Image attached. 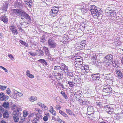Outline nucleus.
I'll return each instance as SVG.
<instances>
[{
  "label": "nucleus",
  "mask_w": 123,
  "mask_h": 123,
  "mask_svg": "<svg viewBox=\"0 0 123 123\" xmlns=\"http://www.w3.org/2000/svg\"><path fill=\"white\" fill-rule=\"evenodd\" d=\"M48 45L50 48H55L57 44L54 40L52 38H49L48 41Z\"/></svg>",
  "instance_id": "obj_1"
},
{
  "label": "nucleus",
  "mask_w": 123,
  "mask_h": 123,
  "mask_svg": "<svg viewBox=\"0 0 123 123\" xmlns=\"http://www.w3.org/2000/svg\"><path fill=\"white\" fill-rule=\"evenodd\" d=\"M103 92L106 94V95H110L112 93V89L109 85H106L104 86Z\"/></svg>",
  "instance_id": "obj_2"
},
{
  "label": "nucleus",
  "mask_w": 123,
  "mask_h": 123,
  "mask_svg": "<svg viewBox=\"0 0 123 123\" xmlns=\"http://www.w3.org/2000/svg\"><path fill=\"white\" fill-rule=\"evenodd\" d=\"M21 115V113L18 111H14L13 112V118L14 121L15 122H17L18 121L19 116Z\"/></svg>",
  "instance_id": "obj_3"
},
{
  "label": "nucleus",
  "mask_w": 123,
  "mask_h": 123,
  "mask_svg": "<svg viewBox=\"0 0 123 123\" xmlns=\"http://www.w3.org/2000/svg\"><path fill=\"white\" fill-rule=\"evenodd\" d=\"M102 11L101 10H98L96 9V10L92 11V14H94V15H96L98 17V18H99V19H100L102 18Z\"/></svg>",
  "instance_id": "obj_4"
},
{
  "label": "nucleus",
  "mask_w": 123,
  "mask_h": 123,
  "mask_svg": "<svg viewBox=\"0 0 123 123\" xmlns=\"http://www.w3.org/2000/svg\"><path fill=\"white\" fill-rule=\"evenodd\" d=\"M54 76L58 81L61 80L63 78V74L55 71L53 72Z\"/></svg>",
  "instance_id": "obj_5"
},
{
  "label": "nucleus",
  "mask_w": 123,
  "mask_h": 123,
  "mask_svg": "<svg viewBox=\"0 0 123 123\" xmlns=\"http://www.w3.org/2000/svg\"><path fill=\"white\" fill-rule=\"evenodd\" d=\"M9 98V97L5 95L4 93L1 92L0 93V100H1L5 101L8 100Z\"/></svg>",
  "instance_id": "obj_6"
},
{
  "label": "nucleus",
  "mask_w": 123,
  "mask_h": 123,
  "mask_svg": "<svg viewBox=\"0 0 123 123\" xmlns=\"http://www.w3.org/2000/svg\"><path fill=\"white\" fill-rule=\"evenodd\" d=\"M61 66L62 70H63L64 72L66 73H68L69 70L68 69V67L66 66L64 64L61 63L60 64Z\"/></svg>",
  "instance_id": "obj_7"
},
{
  "label": "nucleus",
  "mask_w": 123,
  "mask_h": 123,
  "mask_svg": "<svg viewBox=\"0 0 123 123\" xmlns=\"http://www.w3.org/2000/svg\"><path fill=\"white\" fill-rule=\"evenodd\" d=\"M89 77L90 78V79L92 78V79L96 83H98L101 84L102 81L99 80V77H98L93 76L89 74Z\"/></svg>",
  "instance_id": "obj_8"
},
{
  "label": "nucleus",
  "mask_w": 123,
  "mask_h": 123,
  "mask_svg": "<svg viewBox=\"0 0 123 123\" xmlns=\"http://www.w3.org/2000/svg\"><path fill=\"white\" fill-rule=\"evenodd\" d=\"M116 72L118 78L119 79H121L123 77V73H122L119 69H117Z\"/></svg>",
  "instance_id": "obj_9"
},
{
  "label": "nucleus",
  "mask_w": 123,
  "mask_h": 123,
  "mask_svg": "<svg viewBox=\"0 0 123 123\" xmlns=\"http://www.w3.org/2000/svg\"><path fill=\"white\" fill-rule=\"evenodd\" d=\"M20 16L21 17V18L23 19L24 18H26L28 17V15L25 12L22 10Z\"/></svg>",
  "instance_id": "obj_10"
},
{
  "label": "nucleus",
  "mask_w": 123,
  "mask_h": 123,
  "mask_svg": "<svg viewBox=\"0 0 123 123\" xmlns=\"http://www.w3.org/2000/svg\"><path fill=\"white\" fill-rule=\"evenodd\" d=\"M0 20L5 23H7L8 22V18L5 14L0 17Z\"/></svg>",
  "instance_id": "obj_11"
},
{
  "label": "nucleus",
  "mask_w": 123,
  "mask_h": 123,
  "mask_svg": "<svg viewBox=\"0 0 123 123\" xmlns=\"http://www.w3.org/2000/svg\"><path fill=\"white\" fill-rule=\"evenodd\" d=\"M87 111L88 113V115H90L92 114L94 111L93 107L90 106H88L87 108Z\"/></svg>",
  "instance_id": "obj_12"
},
{
  "label": "nucleus",
  "mask_w": 123,
  "mask_h": 123,
  "mask_svg": "<svg viewBox=\"0 0 123 123\" xmlns=\"http://www.w3.org/2000/svg\"><path fill=\"white\" fill-rule=\"evenodd\" d=\"M22 10L20 9H13V14L16 15L17 16H20V13Z\"/></svg>",
  "instance_id": "obj_13"
},
{
  "label": "nucleus",
  "mask_w": 123,
  "mask_h": 123,
  "mask_svg": "<svg viewBox=\"0 0 123 123\" xmlns=\"http://www.w3.org/2000/svg\"><path fill=\"white\" fill-rule=\"evenodd\" d=\"M25 4V5L27 7L31 8L32 5V2L31 0H27Z\"/></svg>",
  "instance_id": "obj_14"
},
{
  "label": "nucleus",
  "mask_w": 123,
  "mask_h": 123,
  "mask_svg": "<svg viewBox=\"0 0 123 123\" xmlns=\"http://www.w3.org/2000/svg\"><path fill=\"white\" fill-rule=\"evenodd\" d=\"M54 71L53 72L58 71L59 72H61V71L62 70L61 66L60 67L58 66H54Z\"/></svg>",
  "instance_id": "obj_15"
},
{
  "label": "nucleus",
  "mask_w": 123,
  "mask_h": 123,
  "mask_svg": "<svg viewBox=\"0 0 123 123\" xmlns=\"http://www.w3.org/2000/svg\"><path fill=\"white\" fill-rule=\"evenodd\" d=\"M107 79L108 80H110V84H112L113 83V78L112 76V75L110 74H108L106 76Z\"/></svg>",
  "instance_id": "obj_16"
},
{
  "label": "nucleus",
  "mask_w": 123,
  "mask_h": 123,
  "mask_svg": "<svg viewBox=\"0 0 123 123\" xmlns=\"http://www.w3.org/2000/svg\"><path fill=\"white\" fill-rule=\"evenodd\" d=\"M38 55L39 56H43L44 55L43 52L41 49H38L37 50L36 55Z\"/></svg>",
  "instance_id": "obj_17"
},
{
  "label": "nucleus",
  "mask_w": 123,
  "mask_h": 123,
  "mask_svg": "<svg viewBox=\"0 0 123 123\" xmlns=\"http://www.w3.org/2000/svg\"><path fill=\"white\" fill-rule=\"evenodd\" d=\"M8 3L7 2L5 3V4H4L3 6L2 7V9L3 10V11L4 12H6L8 8Z\"/></svg>",
  "instance_id": "obj_18"
},
{
  "label": "nucleus",
  "mask_w": 123,
  "mask_h": 123,
  "mask_svg": "<svg viewBox=\"0 0 123 123\" xmlns=\"http://www.w3.org/2000/svg\"><path fill=\"white\" fill-rule=\"evenodd\" d=\"M46 37L45 35H43L40 38V42L42 43H44L46 41Z\"/></svg>",
  "instance_id": "obj_19"
},
{
  "label": "nucleus",
  "mask_w": 123,
  "mask_h": 123,
  "mask_svg": "<svg viewBox=\"0 0 123 123\" xmlns=\"http://www.w3.org/2000/svg\"><path fill=\"white\" fill-rule=\"evenodd\" d=\"M105 57L107 58V59L108 61H111V62L113 61V56L111 54L108 55H107Z\"/></svg>",
  "instance_id": "obj_20"
},
{
  "label": "nucleus",
  "mask_w": 123,
  "mask_h": 123,
  "mask_svg": "<svg viewBox=\"0 0 123 123\" xmlns=\"http://www.w3.org/2000/svg\"><path fill=\"white\" fill-rule=\"evenodd\" d=\"M2 106L4 108H9V103L8 102L5 101L3 103Z\"/></svg>",
  "instance_id": "obj_21"
},
{
  "label": "nucleus",
  "mask_w": 123,
  "mask_h": 123,
  "mask_svg": "<svg viewBox=\"0 0 123 123\" xmlns=\"http://www.w3.org/2000/svg\"><path fill=\"white\" fill-rule=\"evenodd\" d=\"M59 10H51L50 12L51 14L53 16H55L57 13L58 12Z\"/></svg>",
  "instance_id": "obj_22"
},
{
  "label": "nucleus",
  "mask_w": 123,
  "mask_h": 123,
  "mask_svg": "<svg viewBox=\"0 0 123 123\" xmlns=\"http://www.w3.org/2000/svg\"><path fill=\"white\" fill-rule=\"evenodd\" d=\"M37 61L40 62L41 63H43V65H44L46 66H47L48 64L46 60L44 59H39Z\"/></svg>",
  "instance_id": "obj_23"
},
{
  "label": "nucleus",
  "mask_w": 123,
  "mask_h": 123,
  "mask_svg": "<svg viewBox=\"0 0 123 123\" xmlns=\"http://www.w3.org/2000/svg\"><path fill=\"white\" fill-rule=\"evenodd\" d=\"M52 0H44L42 2L43 4H45L47 5H49L51 3Z\"/></svg>",
  "instance_id": "obj_24"
},
{
  "label": "nucleus",
  "mask_w": 123,
  "mask_h": 123,
  "mask_svg": "<svg viewBox=\"0 0 123 123\" xmlns=\"http://www.w3.org/2000/svg\"><path fill=\"white\" fill-rule=\"evenodd\" d=\"M9 117V114L7 110L3 114V117L4 118L6 119Z\"/></svg>",
  "instance_id": "obj_25"
},
{
  "label": "nucleus",
  "mask_w": 123,
  "mask_h": 123,
  "mask_svg": "<svg viewBox=\"0 0 123 123\" xmlns=\"http://www.w3.org/2000/svg\"><path fill=\"white\" fill-rule=\"evenodd\" d=\"M26 75L27 76L31 78H32L34 77L33 75L30 74V72L28 70H27L26 72Z\"/></svg>",
  "instance_id": "obj_26"
},
{
  "label": "nucleus",
  "mask_w": 123,
  "mask_h": 123,
  "mask_svg": "<svg viewBox=\"0 0 123 123\" xmlns=\"http://www.w3.org/2000/svg\"><path fill=\"white\" fill-rule=\"evenodd\" d=\"M9 28L11 31L15 30L16 29V27L15 25L13 24H11Z\"/></svg>",
  "instance_id": "obj_27"
},
{
  "label": "nucleus",
  "mask_w": 123,
  "mask_h": 123,
  "mask_svg": "<svg viewBox=\"0 0 123 123\" xmlns=\"http://www.w3.org/2000/svg\"><path fill=\"white\" fill-rule=\"evenodd\" d=\"M29 99L31 101L33 102L37 99V98L36 97L32 96L30 97Z\"/></svg>",
  "instance_id": "obj_28"
},
{
  "label": "nucleus",
  "mask_w": 123,
  "mask_h": 123,
  "mask_svg": "<svg viewBox=\"0 0 123 123\" xmlns=\"http://www.w3.org/2000/svg\"><path fill=\"white\" fill-rule=\"evenodd\" d=\"M43 49L46 55H48L49 53V51L48 48L44 46L43 48Z\"/></svg>",
  "instance_id": "obj_29"
},
{
  "label": "nucleus",
  "mask_w": 123,
  "mask_h": 123,
  "mask_svg": "<svg viewBox=\"0 0 123 123\" xmlns=\"http://www.w3.org/2000/svg\"><path fill=\"white\" fill-rule=\"evenodd\" d=\"M19 42L21 43L23 45L26 47H28V44L27 43L24 42L23 41L21 40H19Z\"/></svg>",
  "instance_id": "obj_30"
},
{
  "label": "nucleus",
  "mask_w": 123,
  "mask_h": 123,
  "mask_svg": "<svg viewBox=\"0 0 123 123\" xmlns=\"http://www.w3.org/2000/svg\"><path fill=\"white\" fill-rule=\"evenodd\" d=\"M67 82L68 83L69 85L71 87H73L74 86V84H75L74 82H73V81H67Z\"/></svg>",
  "instance_id": "obj_31"
},
{
  "label": "nucleus",
  "mask_w": 123,
  "mask_h": 123,
  "mask_svg": "<svg viewBox=\"0 0 123 123\" xmlns=\"http://www.w3.org/2000/svg\"><path fill=\"white\" fill-rule=\"evenodd\" d=\"M82 64L83 62H81V64L80 63V64H75L74 66L76 68H78L81 67V66L82 65Z\"/></svg>",
  "instance_id": "obj_32"
},
{
  "label": "nucleus",
  "mask_w": 123,
  "mask_h": 123,
  "mask_svg": "<svg viewBox=\"0 0 123 123\" xmlns=\"http://www.w3.org/2000/svg\"><path fill=\"white\" fill-rule=\"evenodd\" d=\"M23 3L22 2H17L16 3V5L19 8H21L22 6Z\"/></svg>",
  "instance_id": "obj_33"
},
{
  "label": "nucleus",
  "mask_w": 123,
  "mask_h": 123,
  "mask_svg": "<svg viewBox=\"0 0 123 123\" xmlns=\"http://www.w3.org/2000/svg\"><path fill=\"white\" fill-rule=\"evenodd\" d=\"M59 113L61 115L65 117H68V115L65 113L64 112L61 110H60L59 111Z\"/></svg>",
  "instance_id": "obj_34"
},
{
  "label": "nucleus",
  "mask_w": 123,
  "mask_h": 123,
  "mask_svg": "<svg viewBox=\"0 0 123 123\" xmlns=\"http://www.w3.org/2000/svg\"><path fill=\"white\" fill-rule=\"evenodd\" d=\"M68 73L67 76L69 78H70V77H71L74 76L72 72H69L68 73Z\"/></svg>",
  "instance_id": "obj_35"
},
{
  "label": "nucleus",
  "mask_w": 123,
  "mask_h": 123,
  "mask_svg": "<svg viewBox=\"0 0 123 123\" xmlns=\"http://www.w3.org/2000/svg\"><path fill=\"white\" fill-rule=\"evenodd\" d=\"M66 113L69 115H72V112L69 109H66Z\"/></svg>",
  "instance_id": "obj_36"
},
{
  "label": "nucleus",
  "mask_w": 123,
  "mask_h": 123,
  "mask_svg": "<svg viewBox=\"0 0 123 123\" xmlns=\"http://www.w3.org/2000/svg\"><path fill=\"white\" fill-rule=\"evenodd\" d=\"M29 114L28 112L26 111H24L23 113V117H26L27 115Z\"/></svg>",
  "instance_id": "obj_37"
},
{
  "label": "nucleus",
  "mask_w": 123,
  "mask_h": 123,
  "mask_svg": "<svg viewBox=\"0 0 123 123\" xmlns=\"http://www.w3.org/2000/svg\"><path fill=\"white\" fill-rule=\"evenodd\" d=\"M100 83H97L96 85V91L99 90V89H100V88H100V87H99L98 88V86H100L101 87L102 86V85Z\"/></svg>",
  "instance_id": "obj_38"
},
{
  "label": "nucleus",
  "mask_w": 123,
  "mask_h": 123,
  "mask_svg": "<svg viewBox=\"0 0 123 123\" xmlns=\"http://www.w3.org/2000/svg\"><path fill=\"white\" fill-rule=\"evenodd\" d=\"M97 59V56L96 55H93L92 56V60H94L93 62H96V60Z\"/></svg>",
  "instance_id": "obj_39"
},
{
  "label": "nucleus",
  "mask_w": 123,
  "mask_h": 123,
  "mask_svg": "<svg viewBox=\"0 0 123 123\" xmlns=\"http://www.w3.org/2000/svg\"><path fill=\"white\" fill-rule=\"evenodd\" d=\"M61 93L63 96L64 97L65 99H67L68 97H67V95L65 94L64 92L62 91L61 92Z\"/></svg>",
  "instance_id": "obj_40"
},
{
  "label": "nucleus",
  "mask_w": 123,
  "mask_h": 123,
  "mask_svg": "<svg viewBox=\"0 0 123 123\" xmlns=\"http://www.w3.org/2000/svg\"><path fill=\"white\" fill-rule=\"evenodd\" d=\"M12 33L14 35H17L18 34V32L17 30V29L12 30Z\"/></svg>",
  "instance_id": "obj_41"
},
{
  "label": "nucleus",
  "mask_w": 123,
  "mask_h": 123,
  "mask_svg": "<svg viewBox=\"0 0 123 123\" xmlns=\"http://www.w3.org/2000/svg\"><path fill=\"white\" fill-rule=\"evenodd\" d=\"M97 105L100 108H102L103 105H104V104L103 103H101V102H99L97 103Z\"/></svg>",
  "instance_id": "obj_42"
},
{
  "label": "nucleus",
  "mask_w": 123,
  "mask_h": 123,
  "mask_svg": "<svg viewBox=\"0 0 123 123\" xmlns=\"http://www.w3.org/2000/svg\"><path fill=\"white\" fill-rule=\"evenodd\" d=\"M82 105H88L89 103V102L87 101L83 100V101L82 102Z\"/></svg>",
  "instance_id": "obj_43"
},
{
  "label": "nucleus",
  "mask_w": 123,
  "mask_h": 123,
  "mask_svg": "<svg viewBox=\"0 0 123 123\" xmlns=\"http://www.w3.org/2000/svg\"><path fill=\"white\" fill-rule=\"evenodd\" d=\"M112 65L113 66L116 67V66H118L117 65L118 63L117 62H115V61H112Z\"/></svg>",
  "instance_id": "obj_44"
},
{
  "label": "nucleus",
  "mask_w": 123,
  "mask_h": 123,
  "mask_svg": "<svg viewBox=\"0 0 123 123\" xmlns=\"http://www.w3.org/2000/svg\"><path fill=\"white\" fill-rule=\"evenodd\" d=\"M49 111L54 116H55L56 115V112L55 110H53V111L52 110H50Z\"/></svg>",
  "instance_id": "obj_45"
},
{
  "label": "nucleus",
  "mask_w": 123,
  "mask_h": 123,
  "mask_svg": "<svg viewBox=\"0 0 123 123\" xmlns=\"http://www.w3.org/2000/svg\"><path fill=\"white\" fill-rule=\"evenodd\" d=\"M6 92L7 94L9 95L11 93V90L9 88H7V89L6 90Z\"/></svg>",
  "instance_id": "obj_46"
},
{
  "label": "nucleus",
  "mask_w": 123,
  "mask_h": 123,
  "mask_svg": "<svg viewBox=\"0 0 123 123\" xmlns=\"http://www.w3.org/2000/svg\"><path fill=\"white\" fill-rule=\"evenodd\" d=\"M7 86H0V88L2 90H4L6 88Z\"/></svg>",
  "instance_id": "obj_47"
},
{
  "label": "nucleus",
  "mask_w": 123,
  "mask_h": 123,
  "mask_svg": "<svg viewBox=\"0 0 123 123\" xmlns=\"http://www.w3.org/2000/svg\"><path fill=\"white\" fill-rule=\"evenodd\" d=\"M74 96L77 99H78L80 97V95L78 94H76V93H74Z\"/></svg>",
  "instance_id": "obj_48"
},
{
  "label": "nucleus",
  "mask_w": 123,
  "mask_h": 123,
  "mask_svg": "<svg viewBox=\"0 0 123 123\" xmlns=\"http://www.w3.org/2000/svg\"><path fill=\"white\" fill-rule=\"evenodd\" d=\"M29 53L30 55L32 56H35L36 55V54L35 52H29Z\"/></svg>",
  "instance_id": "obj_49"
},
{
  "label": "nucleus",
  "mask_w": 123,
  "mask_h": 123,
  "mask_svg": "<svg viewBox=\"0 0 123 123\" xmlns=\"http://www.w3.org/2000/svg\"><path fill=\"white\" fill-rule=\"evenodd\" d=\"M77 100H78L79 102H80V104L81 105H82V102L83 101V100H82V98H80V99H77Z\"/></svg>",
  "instance_id": "obj_50"
},
{
  "label": "nucleus",
  "mask_w": 123,
  "mask_h": 123,
  "mask_svg": "<svg viewBox=\"0 0 123 123\" xmlns=\"http://www.w3.org/2000/svg\"><path fill=\"white\" fill-rule=\"evenodd\" d=\"M8 57L12 60H13L14 59V58L13 57V55L11 54H8Z\"/></svg>",
  "instance_id": "obj_51"
},
{
  "label": "nucleus",
  "mask_w": 123,
  "mask_h": 123,
  "mask_svg": "<svg viewBox=\"0 0 123 123\" xmlns=\"http://www.w3.org/2000/svg\"><path fill=\"white\" fill-rule=\"evenodd\" d=\"M59 10L58 8L56 7L55 6H54L52 7V9H51V10Z\"/></svg>",
  "instance_id": "obj_52"
},
{
  "label": "nucleus",
  "mask_w": 123,
  "mask_h": 123,
  "mask_svg": "<svg viewBox=\"0 0 123 123\" xmlns=\"http://www.w3.org/2000/svg\"><path fill=\"white\" fill-rule=\"evenodd\" d=\"M91 8V13H92V11H93V10H96V8L95 7V6H93Z\"/></svg>",
  "instance_id": "obj_53"
},
{
  "label": "nucleus",
  "mask_w": 123,
  "mask_h": 123,
  "mask_svg": "<svg viewBox=\"0 0 123 123\" xmlns=\"http://www.w3.org/2000/svg\"><path fill=\"white\" fill-rule=\"evenodd\" d=\"M0 68H2V69H3L4 70H5V72H6L7 73L8 72V71L5 68H4V67H3L2 66H0Z\"/></svg>",
  "instance_id": "obj_54"
},
{
  "label": "nucleus",
  "mask_w": 123,
  "mask_h": 123,
  "mask_svg": "<svg viewBox=\"0 0 123 123\" xmlns=\"http://www.w3.org/2000/svg\"><path fill=\"white\" fill-rule=\"evenodd\" d=\"M109 13L110 14V15L112 16L114 14V13H116V12H114V11L112 10H111V11H110Z\"/></svg>",
  "instance_id": "obj_55"
},
{
  "label": "nucleus",
  "mask_w": 123,
  "mask_h": 123,
  "mask_svg": "<svg viewBox=\"0 0 123 123\" xmlns=\"http://www.w3.org/2000/svg\"><path fill=\"white\" fill-rule=\"evenodd\" d=\"M43 119L44 121H46L48 120V118L47 117L45 116L43 117Z\"/></svg>",
  "instance_id": "obj_56"
},
{
  "label": "nucleus",
  "mask_w": 123,
  "mask_h": 123,
  "mask_svg": "<svg viewBox=\"0 0 123 123\" xmlns=\"http://www.w3.org/2000/svg\"><path fill=\"white\" fill-rule=\"evenodd\" d=\"M26 19H28V22L29 23H30L31 21V18L30 17V16L28 15V17L26 18Z\"/></svg>",
  "instance_id": "obj_57"
},
{
  "label": "nucleus",
  "mask_w": 123,
  "mask_h": 123,
  "mask_svg": "<svg viewBox=\"0 0 123 123\" xmlns=\"http://www.w3.org/2000/svg\"><path fill=\"white\" fill-rule=\"evenodd\" d=\"M116 119L118 120H119L122 118V117H120L119 116H116Z\"/></svg>",
  "instance_id": "obj_58"
},
{
  "label": "nucleus",
  "mask_w": 123,
  "mask_h": 123,
  "mask_svg": "<svg viewBox=\"0 0 123 123\" xmlns=\"http://www.w3.org/2000/svg\"><path fill=\"white\" fill-rule=\"evenodd\" d=\"M55 108L58 110H60L61 108V107L60 105H57L56 106Z\"/></svg>",
  "instance_id": "obj_59"
},
{
  "label": "nucleus",
  "mask_w": 123,
  "mask_h": 123,
  "mask_svg": "<svg viewBox=\"0 0 123 123\" xmlns=\"http://www.w3.org/2000/svg\"><path fill=\"white\" fill-rule=\"evenodd\" d=\"M90 75H92L93 76H95V75H97V76H100V75L99 73L95 74H90Z\"/></svg>",
  "instance_id": "obj_60"
},
{
  "label": "nucleus",
  "mask_w": 123,
  "mask_h": 123,
  "mask_svg": "<svg viewBox=\"0 0 123 123\" xmlns=\"http://www.w3.org/2000/svg\"><path fill=\"white\" fill-rule=\"evenodd\" d=\"M0 111L2 112L4 111V109L1 106H0Z\"/></svg>",
  "instance_id": "obj_61"
},
{
  "label": "nucleus",
  "mask_w": 123,
  "mask_h": 123,
  "mask_svg": "<svg viewBox=\"0 0 123 123\" xmlns=\"http://www.w3.org/2000/svg\"><path fill=\"white\" fill-rule=\"evenodd\" d=\"M48 59H49V61L50 60L51 61H52L53 60V59L52 58L51 56L49 57Z\"/></svg>",
  "instance_id": "obj_62"
},
{
  "label": "nucleus",
  "mask_w": 123,
  "mask_h": 123,
  "mask_svg": "<svg viewBox=\"0 0 123 123\" xmlns=\"http://www.w3.org/2000/svg\"><path fill=\"white\" fill-rule=\"evenodd\" d=\"M85 45L86 44H85V43H84L83 44H81L80 47H81L83 49Z\"/></svg>",
  "instance_id": "obj_63"
},
{
  "label": "nucleus",
  "mask_w": 123,
  "mask_h": 123,
  "mask_svg": "<svg viewBox=\"0 0 123 123\" xmlns=\"http://www.w3.org/2000/svg\"><path fill=\"white\" fill-rule=\"evenodd\" d=\"M38 121V119L37 118H35L33 120V122H37Z\"/></svg>",
  "instance_id": "obj_64"
}]
</instances>
